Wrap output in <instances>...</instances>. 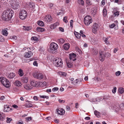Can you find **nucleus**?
Masks as SVG:
<instances>
[{"instance_id": "obj_1", "label": "nucleus", "mask_w": 124, "mask_h": 124, "mask_svg": "<svg viewBox=\"0 0 124 124\" xmlns=\"http://www.w3.org/2000/svg\"><path fill=\"white\" fill-rule=\"evenodd\" d=\"M13 15V11L12 10H6L3 13V19L5 21L9 20L11 18Z\"/></svg>"}, {"instance_id": "obj_2", "label": "nucleus", "mask_w": 124, "mask_h": 124, "mask_svg": "<svg viewBox=\"0 0 124 124\" xmlns=\"http://www.w3.org/2000/svg\"><path fill=\"white\" fill-rule=\"evenodd\" d=\"M9 3L12 8L14 9L18 8L19 7V3L16 1L15 0H10Z\"/></svg>"}, {"instance_id": "obj_3", "label": "nucleus", "mask_w": 124, "mask_h": 124, "mask_svg": "<svg viewBox=\"0 0 124 124\" xmlns=\"http://www.w3.org/2000/svg\"><path fill=\"white\" fill-rule=\"evenodd\" d=\"M53 62L54 65L56 67H61L62 66V63L60 58L57 57L54 59Z\"/></svg>"}, {"instance_id": "obj_4", "label": "nucleus", "mask_w": 124, "mask_h": 124, "mask_svg": "<svg viewBox=\"0 0 124 124\" xmlns=\"http://www.w3.org/2000/svg\"><path fill=\"white\" fill-rule=\"evenodd\" d=\"M2 84L7 88H8L10 86V82L8 80L5 78H2L1 79L0 78Z\"/></svg>"}, {"instance_id": "obj_5", "label": "nucleus", "mask_w": 124, "mask_h": 124, "mask_svg": "<svg viewBox=\"0 0 124 124\" xmlns=\"http://www.w3.org/2000/svg\"><path fill=\"white\" fill-rule=\"evenodd\" d=\"M92 19L91 17L89 15L86 16L84 19V22L85 24L87 25H88L90 23H92Z\"/></svg>"}, {"instance_id": "obj_6", "label": "nucleus", "mask_w": 124, "mask_h": 124, "mask_svg": "<svg viewBox=\"0 0 124 124\" xmlns=\"http://www.w3.org/2000/svg\"><path fill=\"white\" fill-rule=\"evenodd\" d=\"M33 76L35 78L39 79H41L44 78V75L42 73L37 71L33 73Z\"/></svg>"}, {"instance_id": "obj_7", "label": "nucleus", "mask_w": 124, "mask_h": 124, "mask_svg": "<svg viewBox=\"0 0 124 124\" xmlns=\"http://www.w3.org/2000/svg\"><path fill=\"white\" fill-rule=\"evenodd\" d=\"M20 18L23 20L25 18L27 17V14L25 10H22L20 12L19 14Z\"/></svg>"}, {"instance_id": "obj_8", "label": "nucleus", "mask_w": 124, "mask_h": 124, "mask_svg": "<svg viewBox=\"0 0 124 124\" xmlns=\"http://www.w3.org/2000/svg\"><path fill=\"white\" fill-rule=\"evenodd\" d=\"M50 49L51 51H54L56 50L58 48L57 45L56 43L53 42L50 45Z\"/></svg>"}, {"instance_id": "obj_9", "label": "nucleus", "mask_w": 124, "mask_h": 124, "mask_svg": "<svg viewBox=\"0 0 124 124\" xmlns=\"http://www.w3.org/2000/svg\"><path fill=\"white\" fill-rule=\"evenodd\" d=\"M44 20L46 23L49 22L52 20V18L50 15H47L45 16Z\"/></svg>"}, {"instance_id": "obj_10", "label": "nucleus", "mask_w": 124, "mask_h": 124, "mask_svg": "<svg viewBox=\"0 0 124 124\" xmlns=\"http://www.w3.org/2000/svg\"><path fill=\"white\" fill-rule=\"evenodd\" d=\"M31 86L33 87H37L38 85V82L33 79H31L30 80Z\"/></svg>"}, {"instance_id": "obj_11", "label": "nucleus", "mask_w": 124, "mask_h": 124, "mask_svg": "<svg viewBox=\"0 0 124 124\" xmlns=\"http://www.w3.org/2000/svg\"><path fill=\"white\" fill-rule=\"evenodd\" d=\"M99 59L101 61H103L105 59V56L103 52L101 51L100 52Z\"/></svg>"}, {"instance_id": "obj_12", "label": "nucleus", "mask_w": 124, "mask_h": 124, "mask_svg": "<svg viewBox=\"0 0 124 124\" xmlns=\"http://www.w3.org/2000/svg\"><path fill=\"white\" fill-rule=\"evenodd\" d=\"M98 27V25L97 23H94L93 25L92 29L93 32L95 33L97 31Z\"/></svg>"}, {"instance_id": "obj_13", "label": "nucleus", "mask_w": 124, "mask_h": 124, "mask_svg": "<svg viewBox=\"0 0 124 124\" xmlns=\"http://www.w3.org/2000/svg\"><path fill=\"white\" fill-rule=\"evenodd\" d=\"M56 113H57L58 114L60 115H62L63 114V113H65V111L62 108H58L56 110Z\"/></svg>"}, {"instance_id": "obj_14", "label": "nucleus", "mask_w": 124, "mask_h": 124, "mask_svg": "<svg viewBox=\"0 0 124 124\" xmlns=\"http://www.w3.org/2000/svg\"><path fill=\"white\" fill-rule=\"evenodd\" d=\"M70 56V60H72L74 61L76 60L75 58L76 56V54L74 53L72 54H69Z\"/></svg>"}, {"instance_id": "obj_15", "label": "nucleus", "mask_w": 124, "mask_h": 124, "mask_svg": "<svg viewBox=\"0 0 124 124\" xmlns=\"http://www.w3.org/2000/svg\"><path fill=\"white\" fill-rule=\"evenodd\" d=\"M33 55V53L31 52H26L24 54V56L26 58H29L31 56Z\"/></svg>"}, {"instance_id": "obj_16", "label": "nucleus", "mask_w": 124, "mask_h": 124, "mask_svg": "<svg viewBox=\"0 0 124 124\" xmlns=\"http://www.w3.org/2000/svg\"><path fill=\"white\" fill-rule=\"evenodd\" d=\"M24 87L25 89L27 90H30L32 88V87L28 84H26L25 85H24Z\"/></svg>"}, {"instance_id": "obj_17", "label": "nucleus", "mask_w": 124, "mask_h": 124, "mask_svg": "<svg viewBox=\"0 0 124 124\" xmlns=\"http://www.w3.org/2000/svg\"><path fill=\"white\" fill-rule=\"evenodd\" d=\"M7 30L8 29L6 28L2 30L1 32L3 35L6 36H7L8 34L7 31Z\"/></svg>"}, {"instance_id": "obj_18", "label": "nucleus", "mask_w": 124, "mask_h": 124, "mask_svg": "<svg viewBox=\"0 0 124 124\" xmlns=\"http://www.w3.org/2000/svg\"><path fill=\"white\" fill-rule=\"evenodd\" d=\"M11 108H10V107L8 106L7 105H5L4 108V111H6V112H8L10 110Z\"/></svg>"}, {"instance_id": "obj_19", "label": "nucleus", "mask_w": 124, "mask_h": 124, "mask_svg": "<svg viewBox=\"0 0 124 124\" xmlns=\"http://www.w3.org/2000/svg\"><path fill=\"white\" fill-rule=\"evenodd\" d=\"M70 45L68 43H66L64 45L63 48L65 50H67L70 47Z\"/></svg>"}, {"instance_id": "obj_20", "label": "nucleus", "mask_w": 124, "mask_h": 124, "mask_svg": "<svg viewBox=\"0 0 124 124\" xmlns=\"http://www.w3.org/2000/svg\"><path fill=\"white\" fill-rule=\"evenodd\" d=\"M15 75V74L13 73L12 72L8 74L7 77L8 78H12L14 77Z\"/></svg>"}, {"instance_id": "obj_21", "label": "nucleus", "mask_w": 124, "mask_h": 124, "mask_svg": "<svg viewBox=\"0 0 124 124\" xmlns=\"http://www.w3.org/2000/svg\"><path fill=\"white\" fill-rule=\"evenodd\" d=\"M45 29L41 27H37L36 29L37 31L39 32H42L44 31Z\"/></svg>"}, {"instance_id": "obj_22", "label": "nucleus", "mask_w": 124, "mask_h": 124, "mask_svg": "<svg viewBox=\"0 0 124 124\" xmlns=\"http://www.w3.org/2000/svg\"><path fill=\"white\" fill-rule=\"evenodd\" d=\"M18 74L20 77L24 75L23 70L21 69H20L18 72Z\"/></svg>"}, {"instance_id": "obj_23", "label": "nucleus", "mask_w": 124, "mask_h": 124, "mask_svg": "<svg viewBox=\"0 0 124 124\" xmlns=\"http://www.w3.org/2000/svg\"><path fill=\"white\" fill-rule=\"evenodd\" d=\"M28 4L29 7L32 8V9H34L35 7V4L33 2H29L28 3Z\"/></svg>"}, {"instance_id": "obj_24", "label": "nucleus", "mask_w": 124, "mask_h": 124, "mask_svg": "<svg viewBox=\"0 0 124 124\" xmlns=\"http://www.w3.org/2000/svg\"><path fill=\"white\" fill-rule=\"evenodd\" d=\"M74 33L75 36L77 38L79 39L80 38L81 35L79 33L75 32Z\"/></svg>"}, {"instance_id": "obj_25", "label": "nucleus", "mask_w": 124, "mask_h": 124, "mask_svg": "<svg viewBox=\"0 0 124 124\" xmlns=\"http://www.w3.org/2000/svg\"><path fill=\"white\" fill-rule=\"evenodd\" d=\"M31 102L30 101H29V102L25 104V107L27 108H30L32 107V105L30 103H31Z\"/></svg>"}, {"instance_id": "obj_26", "label": "nucleus", "mask_w": 124, "mask_h": 124, "mask_svg": "<svg viewBox=\"0 0 124 124\" xmlns=\"http://www.w3.org/2000/svg\"><path fill=\"white\" fill-rule=\"evenodd\" d=\"M21 82L19 81H15V84L16 86H17L18 87L20 86H21Z\"/></svg>"}, {"instance_id": "obj_27", "label": "nucleus", "mask_w": 124, "mask_h": 124, "mask_svg": "<svg viewBox=\"0 0 124 124\" xmlns=\"http://www.w3.org/2000/svg\"><path fill=\"white\" fill-rule=\"evenodd\" d=\"M78 2L80 5L83 6L84 5V2L83 0H78Z\"/></svg>"}, {"instance_id": "obj_28", "label": "nucleus", "mask_w": 124, "mask_h": 124, "mask_svg": "<svg viewBox=\"0 0 124 124\" xmlns=\"http://www.w3.org/2000/svg\"><path fill=\"white\" fill-rule=\"evenodd\" d=\"M37 24L41 26H42L44 25V22L41 21H38Z\"/></svg>"}, {"instance_id": "obj_29", "label": "nucleus", "mask_w": 124, "mask_h": 124, "mask_svg": "<svg viewBox=\"0 0 124 124\" xmlns=\"http://www.w3.org/2000/svg\"><path fill=\"white\" fill-rule=\"evenodd\" d=\"M23 27L24 28H23V29L24 30H27L28 31L31 30V27H25L24 26H23Z\"/></svg>"}, {"instance_id": "obj_30", "label": "nucleus", "mask_w": 124, "mask_h": 124, "mask_svg": "<svg viewBox=\"0 0 124 124\" xmlns=\"http://www.w3.org/2000/svg\"><path fill=\"white\" fill-rule=\"evenodd\" d=\"M22 80L23 83H27L28 81V78L27 77H23Z\"/></svg>"}, {"instance_id": "obj_31", "label": "nucleus", "mask_w": 124, "mask_h": 124, "mask_svg": "<svg viewBox=\"0 0 124 124\" xmlns=\"http://www.w3.org/2000/svg\"><path fill=\"white\" fill-rule=\"evenodd\" d=\"M119 92L120 94H122L124 92V89L122 87L119 88L118 89Z\"/></svg>"}, {"instance_id": "obj_32", "label": "nucleus", "mask_w": 124, "mask_h": 124, "mask_svg": "<svg viewBox=\"0 0 124 124\" xmlns=\"http://www.w3.org/2000/svg\"><path fill=\"white\" fill-rule=\"evenodd\" d=\"M103 16L104 17L106 16L107 14V10L106 8H104L103 9Z\"/></svg>"}, {"instance_id": "obj_33", "label": "nucleus", "mask_w": 124, "mask_h": 124, "mask_svg": "<svg viewBox=\"0 0 124 124\" xmlns=\"http://www.w3.org/2000/svg\"><path fill=\"white\" fill-rule=\"evenodd\" d=\"M5 119V117L3 114H0V120L3 121Z\"/></svg>"}, {"instance_id": "obj_34", "label": "nucleus", "mask_w": 124, "mask_h": 124, "mask_svg": "<svg viewBox=\"0 0 124 124\" xmlns=\"http://www.w3.org/2000/svg\"><path fill=\"white\" fill-rule=\"evenodd\" d=\"M108 38H103V40L106 43L108 44H109V42L108 41Z\"/></svg>"}, {"instance_id": "obj_35", "label": "nucleus", "mask_w": 124, "mask_h": 124, "mask_svg": "<svg viewBox=\"0 0 124 124\" xmlns=\"http://www.w3.org/2000/svg\"><path fill=\"white\" fill-rule=\"evenodd\" d=\"M58 42L60 44H61L65 42V40L62 39H60L58 40Z\"/></svg>"}, {"instance_id": "obj_36", "label": "nucleus", "mask_w": 124, "mask_h": 124, "mask_svg": "<svg viewBox=\"0 0 124 124\" xmlns=\"http://www.w3.org/2000/svg\"><path fill=\"white\" fill-rule=\"evenodd\" d=\"M99 98H95L92 99V101L93 102H96L98 101Z\"/></svg>"}, {"instance_id": "obj_37", "label": "nucleus", "mask_w": 124, "mask_h": 124, "mask_svg": "<svg viewBox=\"0 0 124 124\" xmlns=\"http://www.w3.org/2000/svg\"><path fill=\"white\" fill-rule=\"evenodd\" d=\"M94 9H93L92 10L91 12L92 15H93V16H94V15H95L96 13V11L95 10H94Z\"/></svg>"}, {"instance_id": "obj_38", "label": "nucleus", "mask_w": 124, "mask_h": 124, "mask_svg": "<svg viewBox=\"0 0 124 124\" xmlns=\"http://www.w3.org/2000/svg\"><path fill=\"white\" fill-rule=\"evenodd\" d=\"M38 38L36 37H31V40H33L34 41H37L38 40Z\"/></svg>"}, {"instance_id": "obj_39", "label": "nucleus", "mask_w": 124, "mask_h": 124, "mask_svg": "<svg viewBox=\"0 0 124 124\" xmlns=\"http://www.w3.org/2000/svg\"><path fill=\"white\" fill-rule=\"evenodd\" d=\"M119 15V13L118 11L115 12L114 14V16H117Z\"/></svg>"}, {"instance_id": "obj_40", "label": "nucleus", "mask_w": 124, "mask_h": 124, "mask_svg": "<svg viewBox=\"0 0 124 124\" xmlns=\"http://www.w3.org/2000/svg\"><path fill=\"white\" fill-rule=\"evenodd\" d=\"M67 66L69 68L73 66V64L71 63L68 62L67 63Z\"/></svg>"}, {"instance_id": "obj_41", "label": "nucleus", "mask_w": 124, "mask_h": 124, "mask_svg": "<svg viewBox=\"0 0 124 124\" xmlns=\"http://www.w3.org/2000/svg\"><path fill=\"white\" fill-rule=\"evenodd\" d=\"M4 41V39L3 37L0 36V42H3Z\"/></svg>"}, {"instance_id": "obj_42", "label": "nucleus", "mask_w": 124, "mask_h": 124, "mask_svg": "<svg viewBox=\"0 0 124 124\" xmlns=\"http://www.w3.org/2000/svg\"><path fill=\"white\" fill-rule=\"evenodd\" d=\"M58 101L59 102L61 103H64L65 101V100H62L60 99L58 100Z\"/></svg>"}, {"instance_id": "obj_43", "label": "nucleus", "mask_w": 124, "mask_h": 124, "mask_svg": "<svg viewBox=\"0 0 124 124\" xmlns=\"http://www.w3.org/2000/svg\"><path fill=\"white\" fill-rule=\"evenodd\" d=\"M67 16H65L63 19V22H64L65 23H67L68 22V21L67 20Z\"/></svg>"}, {"instance_id": "obj_44", "label": "nucleus", "mask_w": 124, "mask_h": 124, "mask_svg": "<svg viewBox=\"0 0 124 124\" xmlns=\"http://www.w3.org/2000/svg\"><path fill=\"white\" fill-rule=\"evenodd\" d=\"M116 87H114L113 89L112 90V92L114 93H115L116 92Z\"/></svg>"}, {"instance_id": "obj_45", "label": "nucleus", "mask_w": 124, "mask_h": 124, "mask_svg": "<svg viewBox=\"0 0 124 124\" xmlns=\"http://www.w3.org/2000/svg\"><path fill=\"white\" fill-rule=\"evenodd\" d=\"M58 88L57 87H55L52 89V91L53 92L57 91L58 90Z\"/></svg>"}, {"instance_id": "obj_46", "label": "nucleus", "mask_w": 124, "mask_h": 124, "mask_svg": "<svg viewBox=\"0 0 124 124\" xmlns=\"http://www.w3.org/2000/svg\"><path fill=\"white\" fill-rule=\"evenodd\" d=\"M56 25H55L54 23L51 25V28L52 29H55L56 27Z\"/></svg>"}, {"instance_id": "obj_47", "label": "nucleus", "mask_w": 124, "mask_h": 124, "mask_svg": "<svg viewBox=\"0 0 124 124\" xmlns=\"http://www.w3.org/2000/svg\"><path fill=\"white\" fill-rule=\"evenodd\" d=\"M86 3L89 5H90L92 4L90 0H86Z\"/></svg>"}, {"instance_id": "obj_48", "label": "nucleus", "mask_w": 124, "mask_h": 124, "mask_svg": "<svg viewBox=\"0 0 124 124\" xmlns=\"http://www.w3.org/2000/svg\"><path fill=\"white\" fill-rule=\"evenodd\" d=\"M121 72L119 71L116 72L115 73V75L116 76H119L121 74Z\"/></svg>"}, {"instance_id": "obj_49", "label": "nucleus", "mask_w": 124, "mask_h": 124, "mask_svg": "<svg viewBox=\"0 0 124 124\" xmlns=\"http://www.w3.org/2000/svg\"><path fill=\"white\" fill-rule=\"evenodd\" d=\"M40 98H46L47 99H48L49 98V97L48 96H45L42 95V96H40Z\"/></svg>"}, {"instance_id": "obj_50", "label": "nucleus", "mask_w": 124, "mask_h": 124, "mask_svg": "<svg viewBox=\"0 0 124 124\" xmlns=\"http://www.w3.org/2000/svg\"><path fill=\"white\" fill-rule=\"evenodd\" d=\"M7 123H9L12 120V119L10 118L7 117Z\"/></svg>"}, {"instance_id": "obj_51", "label": "nucleus", "mask_w": 124, "mask_h": 124, "mask_svg": "<svg viewBox=\"0 0 124 124\" xmlns=\"http://www.w3.org/2000/svg\"><path fill=\"white\" fill-rule=\"evenodd\" d=\"M70 106H67L66 107V109L67 111H69L70 110Z\"/></svg>"}, {"instance_id": "obj_52", "label": "nucleus", "mask_w": 124, "mask_h": 124, "mask_svg": "<svg viewBox=\"0 0 124 124\" xmlns=\"http://www.w3.org/2000/svg\"><path fill=\"white\" fill-rule=\"evenodd\" d=\"M115 25L114 23H112L111 25H109L110 27L111 28H112L115 27Z\"/></svg>"}, {"instance_id": "obj_53", "label": "nucleus", "mask_w": 124, "mask_h": 124, "mask_svg": "<svg viewBox=\"0 0 124 124\" xmlns=\"http://www.w3.org/2000/svg\"><path fill=\"white\" fill-rule=\"evenodd\" d=\"M73 22V21L72 20H71L70 22V25L71 27H72V24Z\"/></svg>"}, {"instance_id": "obj_54", "label": "nucleus", "mask_w": 124, "mask_h": 124, "mask_svg": "<svg viewBox=\"0 0 124 124\" xmlns=\"http://www.w3.org/2000/svg\"><path fill=\"white\" fill-rule=\"evenodd\" d=\"M31 117H26V119L27 120V121H28L31 120Z\"/></svg>"}, {"instance_id": "obj_55", "label": "nucleus", "mask_w": 124, "mask_h": 124, "mask_svg": "<svg viewBox=\"0 0 124 124\" xmlns=\"http://www.w3.org/2000/svg\"><path fill=\"white\" fill-rule=\"evenodd\" d=\"M61 75L62 76H65L67 75L66 73L65 72H62L61 73Z\"/></svg>"}, {"instance_id": "obj_56", "label": "nucleus", "mask_w": 124, "mask_h": 124, "mask_svg": "<svg viewBox=\"0 0 124 124\" xmlns=\"http://www.w3.org/2000/svg\"><path fill=\"white\" fill-rule=\"evenodd\" d=\"M94 113L95 115L96 116L97 115H99L100 114L99 112L97 111H95L94 112Z\"/></svg>"}, {"instance_id": "obj_57", "label": "nucleus", "mask_w": 124, "mask_h": 124, "mask_svg": "<svg viewBox=\"0 0 124 124\" xmlns=\"http://www.w3.org/2000/svg\"><path fill=\"white\" fill-rule=\"evenodd\" d=\"M33 65L35 66H37L38 63L37 62V61H34L33 63Z\"/></svg>"}, {"instance_id": "obj_58", "label": "nucleus", "mask_w": 124, "mask_h": 124, "mask_svg": "<svg viewBox=\"0 0 124 124\" xmlns=\"http://www.w3.org/2000/svg\"><path fill=\"white\" fill-rule=\"evenodd\" d=\"M118 50V48H115L114 49V53H116Z\"/></svg>"}, {"instance_id": "obj_59", "label": "nucleus", "mask_w": 124, "mask_h": 124, "mask_svg": "<svg viewBox=\"0 0 124 124\" xmlns=\"http://www.w3.org/2000/svg\"><path fill=\"white\" fill-rule=\"evenodd\" d=\"M23 122L22 121H19L17 124H23Z\"/></svg>"}, {"instance_id": "obj_60", "label": "nucleus", "mask_w": 124, "mask_h": 124, "mask_svg": "<svg viewBox=\"0 0 124 124\" xmlns=\"http://www.w3.org/2000/svg\"><path fill=\"white\" fill-rule=\"evenodd\" d=\"M59 29L60 30V31L62 32H63L64 31V29L62 27H60L59 28Z\"/></svg>"}, {"instance_id": "obj_61", "label": "nucleus", "mask_w": 124, "mask_h": 124, "mask_svg": "<svg viewBox=\"0 0 124 124\" xmlns=\"http://www.w3.org/2000/svg\"><path fill=\"white\" fill-rule=\"evenodd\" d=\"M12 107L14 108H16L18 107V106L14 104L12 105Z\"/></svg>"}, {"instance_id": "obj_62", "label": "nucleus", "mask_w": 124, "mask_h": 124, "mask_svg": "<svg viewBox=\"0 0 124 124\" xmlns=\"http://www.w3.org/2000/svg\"><path fill=\"white\" fill-rule=\"evenodd\" d=\"M75 49L76 50H77L78 52H79L80 51V49H79V48L77 46L76 47H75Z\"/></svg>"}, {"instance_id": "obj_63", "label": "nucleus", "mask_w": 124, "mask_h": 124, "mask_svg": "<svg viewBox=\"0 0 124 124\" xmlns=\"http://www.w3.org/2000/svg\"><path fill=\"white\" fill-rule=\"evenodd\" d=\"M54 122L56 123H59V121L58 119H55L54 120Z\"/></svg>"}, {"instance_id": "obj_64", "label": "nucleus", "mask_w": 124, "mask_h": 124, "mask_svg": "<svg viewBox=\"0 0 124 124\" xmlns=\"http://www.w3.org/2000/svg\"><path fill=\"white\" fill-rule=\"evenodd\" d=\"M101 3L103 5H104L105 4V0H102L101 1Z\"/></svg>"}]
</instances>
